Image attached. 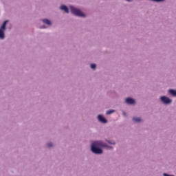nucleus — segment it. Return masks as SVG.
Listing matches in <instances>:
<instances>
[{"mask_svg":"<svg viewBox=\"0 0 176 176\" xmlns=\"http://www.w3.org/2000/svg\"><path fill=\"white\" fill-rule=\"evenodd\" d=\"M108 146L102 142H94L91 145V151L96 155H101L102 149L100 148H107Z\"/></svg>","mask_w":176,"mask_h":176,"instance_id":"1","label":"nucleus"},{"mask_svg":"<svg viewBox=\"0 0 176 176\" xmlns=\"http://www.w3.org/2000/svg\"><path fill=\"white\" fill-rule=\"evenodd\" d=\"M70 10L72 13L75 16H78L79 17H85V14H83L80 10L72 6H70Z\"/></svg>","mask_w":176,"mask_h":176,"instance_id":"2","label":"nucleus"},{"mask_svg":"<svg viewBox=\"0 0 176 176\" xmlns=\"http://www.w3.org/2000/svg\"><path fill=\"white\" fill-rule=\"evenodd\" d=\"M161 101H162L164 104H170L171 99H170L166 96H162Z\"/></svg>","mask_w":176,"mask_h":176,"instance_id":"3","label":"nucleus"},{"mask_svg":"<svg viewBox=\"0 0 176 176\" xmlns=\"http://www.w3.org/2000/svg\"><path fill=\"white\" fill-rule=\"evenodd\" d=\"M98 119L101 123H107L108 122L107 119H105V118H104V116H102V115H99L98 116Z\"/></svg>","mask_w":176,"mask_h":176,"instance_id":"4","label":"nucleus"},{"mask_svg":"<svg viewBox=\"0 0 176 176\" xmlns=\"http://www.w3.org/2000/svg\"><path fill=\"white\" fill-rule=\"evenodd\" d=\"M125 102L126 104H135V100H134V99L131 98H127L125 100Z\"/></svg>","mask_w":176,"mask_h":176,"instance_id":"5","label":"nucleus"},{"mask_svg":"<svg viewBox=\"0 0 176 176\" xmlns=\"http://www.w3.org/2000/svg\"><path fill=\"white\" fill-rule=\"evenodd\" d=\"M60 10L65 11V13H69V11L68 10V7L67 6L62 5L60 7Z\"/></svg>","mask_w":176,"mask_h":176,"instance_id":"6","label":"nucleus"},{"mask_svg":"<svg viewBox=\"0 0 176 176\" xmlns=\"http://www.w3.org/2000/svg\"><path fill=\"white\" fill-rule=\"evenodd\" d=\"M9 22V21H5L3 23V25L1 27V29L2 31L6 30V24H8V23Z\"/></svg>","mask_w":176,"mask_h":176,"instance_id":"7","label":"nucleus"},{"mask_svg":"<svg viewBox=\"0 0 176 176\" xmlns=\"http://www.w3.org/2000/svg\"><path fill=\"white\" fill-rule=\"evenodd\" d=\"M43 22L44 24H47V25H52V22L49 19H43Z\"/></svg>","mask_w":176,"mask_h":176,"instance_id":"8","label":"nucleus"},{"mask_svg":"<svg viewBox=\"0 0 176 176\" xmlns=\"http://www.w3.org/2000/svg\"><path fill=\"white\" fill-rule=\"evenodd\" d=\"M0 39H5V33L0 29Z\"/></svg>","mask_w":176,"mask_h":176,"instance_id":"9","label":"nucleus"},{"mask_svg":"<svg viewBox=\"0 0 176 176\" xmlns=\"http://www.w3.org/2000/svg\"><path fill=\"white\" fill-rule=\"evenodd\" d=\"M133 122H135L136 123H140V122H142V120L140 118H133Z\"/></svg>","mask_w":176,"mask_h":176,"instance_id":"10","label":"nucleus"},{"mask_svg":"<svg viewBox=\"0 0 176 176\" xmlns=\"http://www.w3.org/2000/svg\"><path fill=\"white\" fill-rule=\"evenodd\" d=\"M169 93H170V94H171L174 97H176V91L175 90L170 89Z\"/></svg>","mask_w":176,"mask_h":176,"instance_id":"11","label":"nucleus"},{"mask_svg":"<svg viewBox=\"0 0 176 176\" xmlns=\"http://www.w3.org/2000/svg\"><path fill=\"white\" fill-rule=\"evenodd\" d=\"M113 112H115L114 110H109L107 111L106 114L107 115H111V113H113Z\"/></svg>","mask_w":176,"mask_h":176,"instance_id":"12","label":"nucleus"},{"mask_svg":"<svg viewBox=\"0 0 176 176\" xmlns=\"http://www.w3.org/2000/svg\"><path fill=\"white\" fill-rule=\"evenodd\" d=\"M96 67H97V65H96V64H94V63L91 64V68L92 69H96Z\"/></svg>","mask_w":176,"mask_h":176,"instance_id":"13","label":"nucleus"},{"mask_svg":"<svg viewBox=\"0 0 176 176\" xmlns=\"http://www.w3.org/2000/svg\"><path fill=\"white\" fill-rule=\"evenodd\" d=\"M47 146H48L49 148H52V146H53V144H52V143H48V144H47Z\"/></svg>","mask_w":176,"mask_h":176,"instance_id":"14","label":"nucleus"},{"mask_svg":"<svg viewBox=\"0 0 176 176\" xmlns=\"http://www.w3.org/2000/svg\"><path fill=\"white\" fill-rule=\"evenodd\" d=\"M154 1L155 2H163V0H152Z\"/></svg>","mask_w":176,"mask_h":176,"instance_id":"15","label":"nucleus"},{"mask_svg":"<svg viewBox=\"0 0 176 176\" xmlns=\"http://www.w3.org/2000/svg\"><path fill=\"white\" fill-rule=\"evenodd\" d=\"M164 176H174V175H168L167 173H164Z\"/></svg>","mask_w":176,"mask_h":176,"instance_id":"16","label":"nucleus"},{"mask_svg":"<svg viewBox=\"0 0 176 176\" xmlns=\"http://www.w3.org/2000/svg\"><path fill=\"white\" fill-rule=\"evenodd\" d=\"M109 144H111L112 145H115V142H111V141H108Z\"/></svg>","mask_w":176,"mask_h":176,"instance_id":"17","label":"nucleus"},{"mask_svg":"<svg viewBox=\"0 0 176 176\" xmlns=\"http://www.w3.org/2000/svg\"><path fill=\"white\" fill-rule=\"evenodd\" d=\"M128 2H131V0H126Z\"/></svg>","mask_w":176,"mask_h":176,"instance_id":"18","label":"nucleus"}]
</instances>
